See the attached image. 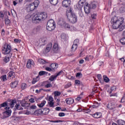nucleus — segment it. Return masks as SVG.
I'll list each match as a JSON object with an SVG mask.
<instances>
[{"label":"nucleus","instance_id":"obj_1","mask_svg":"<svg viewBox=\"0 0 125 125\" xmlns=\"http://www.w3.org/2000/svg\"><path fill=\"white\" fill-rule=\"evenodd\" d=\"M47 17V15H46V13L45 12L36 14L33 17L32 22L33 23L37 24V23H40L41 21L44 20Z\"/></svg>","mask_w":125,"mask_h":125},{"label":"nucleus","instance_id":"obj_2","mask_svg":"<svg viewBox=\"0 0 125 125\" xmlns=\"http://www.w3.org/2000/svg\"><path fill=\"white\" fill-rule=\"evenodd\" d=\"M111 22L113 23L112 26V28L117 29L124 23V18H120L118 19L117 17H114L111 19Z\"/></svg>","mask_w":125,"mask_h":125},{"label":"nucleus","instance_id":"obj_3","mask_svg":"<svg viewBox=\"0 0 125 125\" xmlns=\"http://www.w3.org/2000/svg\"><path fill=\"white\" fill-rule=\"evenodd\" d=\"M67 17L69 22L72 24L77 23V21H78V16L73 12L72 8L69 9L68 13L67 14Z\"/></svg>","mask_w":125,"mask_h":125},{"label":"nucleus","instance_id":"obj_4","mask_svg":"<svg viewBox=\"0 0 125 125\" xmlns=\"http://www.w3.org/2000/svg\"><path fill=\"white\" fill-rule=\"evenodd\" d=\"M11 46L8 44L5 43L2 47V50L3 54L5 55L9 54L10 57H12V53H11Z\"/></svg>","mask_w":125,"mask_h":125},{"label":"nucleus","instance_id":"obj_5","mask_svg":"<svg viewBox=\"0 0 125 125\" xmlns=\"http://www.w3.org/2000/svg\"><path fill=\"white\" fill-rule=\"evenodd\" d=\"M55 22L53 20H50L48 21L47 23V30L48 31H53L55 29Z\"/></svg>","mask_w":125,"mask_h":125},{"label":"nucleus","instance_id":"obj_6","mask_svg":"<svg viewBox=\"0 0 125 125\" xmlns=\"http://www.w3.org/2000/svg\"><path fill=\"white\" fill-rule=\"evenodd\" d=\"M40 4V1L39 0H36L33 3H31L28 6V8H29L30 11H33L35 9L38 8Z\"/></svg>","mask_w":125,"mask_h":125},{"label":"nucleus","instance_id":"obj_7","mask_svg":"<svg viewBox=\"0 0 125 125\" xmlns=\"http://www.w3.org/2000/svg\"><path fill=\"white\" fill-rule=\"evenodd\" d=\"M72 3V1L71 0H64L62 2V5L63 7H65L66 8H71L70 5Z\"/></svg>","mask_w":125,"mask_h":125},{"label":"nucleus","instance_id":"obj_8","mask_svg":"<svg viewBox=\"0 0 125 125\" xmlns=\"http://www.w3.org/2000/svg\"><path fill=\"white\" fill-rule=\"evenodd\" d=\"M90 4H88V3H86L85 4V6L84 7V10L85 13L86 14H89L90 13V9H91Z\"/></svg>","mask_w":125,"mask_h":125},{"label":"nucleus","instance_id":"obj_9","mask_svg":"<svg viewBox=\"0 0 125 125\" xmlns=\"http://www.w3.org/2000/svg\"><path fill=\"white\" fill-rule=\"evenodd\" d=\"M52 47V43H49L46 46V48L43 51V53L46 54V53H48L50 51L51 48Z\"/></svg>","mask_w":125,"mask_h":125},{"label":"nucleus","instance_id":"obj_10","mask_svg":"<svg viewBox=\"0 0 125 125\" xmlns=\"http://www.w3.org/2000/svg\"><path fill=\"white\" fill-rule=\"evenodd\" d=\"M32 66H35V62L33 60H29L27 61L26 67L28 69H31V68H32Z\"/></svg>","mask_w":125,"mask_h":125},{"label":"nucleus","instance_id":"obj_11","mask_svg":"<svg viewBox=\"0 0 125 125\" xmlns=\"http://www.w3.org/2000/svg\"><path fill=\"white\" fill-rule=\"evenodd\" d=\"M50 111V110L48 108H44L39 109V112H40V113H42V114H45V115H47V114L49 113Z\"/></svg>","mask_w":125,"mask_h":125},{"label":"nucleus","instance_id":"obj_12","mask_svg":"<svg viewBox=\"0 0 125 125\" xmlns=\"http://www.w3.org/2000/svg\"><path fill=\"white\" fill-rule=\"evenodd\" d=\"M5 110H8L9 109H10V107L8 106V104H7V102H5L1 104H0V109H1L2 107H4Z\"/></svg>","mask_w":125,"mask_h":125},{"label":"nucleus","instance_id":"obj_13","mask_svg":"<svg viewBox=\"0 0 125 125\" xmlns=\"http://www.w3.org/2000/svg\"><path fill=\"white\" fill-rule=\"evenodd\" d=\"M92 116L94 119H100V118L102 117V113L101 112H96L93 114Z\"/></svg>","mask_w":125,"mask_h":125},{"label":"nucleus","instance_id":"obj_14","mask_svg":"<svg viewBox=\"0 0 125 125\" xmlns=\"http://www.w3.org/2000/svg\"><path fill=\"white\" fill-rule=\"evenodd\" d=\"M4 116H5V118H8V117H10L11 115V110L8 109L7 110L3 112Z\"/></svg>","mask_w":125,"mask_h":125},{"label":"nucleus","instance_id":"obj_15","mask_svg":"<svg viewBox=\"0 0 125 125\" xmlns=\"http://www.w3.org/2000/svg\"><path fill=\"white\" fill-rule=\"evenodd\" d=\"M52 69V72H55V70L58 68V64L57 63H52L50 65Z\"/></svg>","mask_w":125,"mask_h":125},{"label":"nucleus","instance_id":"obj_16","mask_svg":"<svg viewBox=\"0 0 125 125\" xmlns=\"http://www.w3.org/2000/svg\"><path fill=\"white\" fill-rule=\"evenodd\" d=\"M65 102L66 104H73V103H74V101L73 98H68L65 99Z\"/></svg>","mask_w":125,"mask_h":125},{"label":"nucleus","instance_id":"obj_17","mask_svg":"<svg viewBox=\"0 0 125 125\" xmlns=\"http://www.w3.org/2000/svg\"><path fill=\"white\" fill-rule=\"evenodd\" d=\"M53 52L57 53L58 52V44L55 43L53 47Z\"/></svg>","mask_w":125,"mask_h":125},{"label":"nucleus","instance_id":"obj_18","mask_svg":"<svg viewBox=\"0 0 125 125\" xmlns=\"http://www.w3.org/2000/svg\"><path fill=\"white\" fill-rule=\"evenodd\" d=\"M65 23H66L65 21L62 19H60L58 22V25H59L60 26H61L62 27H63V26L65 25Z\"/></svg>","mask_w":125,"mask_h":125},{"label":"nucleus","instance_id":"obj_19","mask_svg":"<svg viewBox=\"0 0 125 125\" xmlns=\"http://www.w3.org/2000/svg\"><path fill=\"white\" fill-rule=\"evenodd\" d=\"M106 106L109 110H112V109L115 108V104L113 103H109L107 104Z\"/></svg>","mask_w":125,"mask_h":125},{"label":"nucleus","instance_id":"obj_20","mask_svg":"<svg viewBox=\"0 0 125 125\" xmlns=\"http://www.w3.org/2000/svg\"><path fill=\"white\" fill-rule=\"evenodd\" d=\"M21 104L22 107H29V106H30V104L25 102V101L21 102Z\"/></svg>","mask_w":125,"mask_h":125},{"label":"nucleus","instance_id":"obj_21","mask_svg":"<svg viewBox=\"0 0 125 125\" xmlns=\"http://www.w3.org/2000/svg\"><path fill=\"white\" fill-rule=\"evenodd\" d=\"M43 83L45 84V87H46V88H49V87H51L52 86V84H51L50 83L48 82V81H45L43 82Z\"/></svg>","mask_w":125,"mask_h":125},{"label":"nucleus","instance_id":"obj_22","mask_svg":"<svg viewBox=\"0 0 125 125\" xmlns=\"http://www.w3.org/2000/svg\"><path fill=\"white\" fill-rule=\"evenodd\" d=\"M83 4H84V0H80L78 2L79 8H82L83 6Z\"/></svg>","mask_w":125,"mask_h":125},{"label":"nucleus","instance_id":"obj_23","mask_svg":"<svg viewBox=\"0 0 125 125\" xmlns=\"http://www.w3.org/2000/svg\"><path fill=\"white\" fill-rule=\"evenodd\" d=\"M97 4H98V3L96 1L91 2L90 4V7L93 8V9H94L96 8V5Z\"/></svg>","mask_w":125,"mask_h":125},{"label":"nucleus","instance_id":"obj_24","mask_svg":"<svg viewBox=\"0 0 125 125\" xmlns=\"http://www.w3.org/2000/svg\"><path fill=\"white\" fill-rule=\"evenodd\" d=\"M18 84V82L17 81H15L14 82H12L11 83V87H12V88H15V87L17 86Z\"/></svg>","mask_w":125,"mask_h":125},{"label":"nucleus","instance_id":"obj_25","mask_svg":"<svg viewBox=\"0 0 125 125\" xmlns=\"http://www.w3.org/2000/svg\"><path fill=\"white\" fill-rule=\"evenodd\" d=\"M10 56H6L3 58V61L5 62V63H7V62H9V58H10Z\"/></svg>","mask_w":125,"mask_h":125},{"label":"nucleus","instance_id":"obj_26","mask_svg":"<svg viewBox=\"0 0 125 125\" xmlns=\"http://www.w3.org/2000/svg\"><path fill=\"white\" fill-rule=\"evenodd\" d=\"M16 103V101L15 100H12L10 103L8 104V106L9 107L10 106V108H13L14 107V104Z\"/></svg>","mask_w":125,"mask_h":125},{"label":"nucleus","instance_id":"obj_27","mask_svg":"<svg viewBox=\"0 0 125 125\" xmlns=\"http://www.w3.org/2000/svg\"><path fill=\"white\" fill-rule=\"evenodd\" d=\"M77 48H78V45L73 44L71 47V51L72 52H75V51L77 50Z\"/></svg>","mask_w":125,"mask_h":125},{"label":"nucleus","instance_id":"obj_28","mask_svg":"<svg viewBox=\"0 0 125 125\" xmlns=\"http://www.w3.org/2000/svg\"><path fill=\"white\" fill-rule=\"evenodd\" d=\"M40 43H42V45H45V44L47 42L44 39H40Z\"/></svg>","mask_w":125,"mask_h":125},{"label":"nucleus","instance_id":"obj_29","mask_svg":"<svg viewBox=\"0 0 125 125\" xmlns=\"http://www.w3.org/2000/svg\"><path fill=\"white\" fill-rule=\"evenodd\" d=\"M45 103H46V101H43L40 104H38V106L39 107V108H42V107L45 105Z\"/></svg>","mask_w":125,"mask_h":125},{"label":"nucleus","instance_id":"obj_30","mask_svg":"<svg viewBox=\"0 0 125 125\" xmlns=\"http://www.w3.org/2000/svg\"><path fill=\"white\" fill-rule=\"evenodd\" d=\"M51 4L56 5L58 3V0H49Z\"/></svg>","mask_w":125,"mask_h":125},{"label":"nucleus","instance_id":"obj_31","mask_svg":"<svg viewBox=\"0 0 125 125\" xmlns=\"http://www.w3.org/2000/svg\"><path fill=\"white\" fill-rule=\"evenodd\" d=\"M5 22L6 25L10 24V20L8 19V16H7L5 18Z\"/></svg>","mask_w":125,"mask_h":125},{"label":"nucleus","instance_id":"obj_32","mask_svg":"<svg viewBox=\"0 0 125 125\" xmlns=\"http://www.w3.org/2000/svg\"><path fill=\"white\" fill-rule=\"evenodd\" d=\"M14 75H15V73H14V72L10 71L7 74L8 78H11V77H13Z\"/></svg>","mask_w":125,"mask_h":125},{"label":"nucleus","instance_id":"obj_33","mask_svg":"<svg viewBox=\"0 0 125 125\" xmlns=\"http://www.w3.org/2000/svg\"><path fill=\"white\" fill-rule=\"evenodd\" d=\"M0 80L1 81H2L3 82H6V81H7V79L6 78V75H2L0 77Z\"/></svg>","mask_w":125,"mask_h":125},{"label":"nucleus","instance_id":"obj_34","mask_svg":"<svg viewBox=\"0 0 125 125\" xmlns=\"http://www.w3.org/2000/svg\"><path fill=\"white\" fill-rule=\"evenodd\" d=\"M103 79L105 83H108V82H110V79H109V78H108L107 76L104 75Z\"/></svg>","mask_w":125,"mask_h":125},{"label":"nucleus","instance_id":"obj_35","mask_svg":"<svg viewBox=\"0 0 125 125\" xmlns=\"http://www.w3.org/2000/svg\"><path fill=\"white\" fill-rule=\"evenodd\" d=\"M56 78H57L56 75H52L49 78V80L50 81V82H53V81H54Z\"/></svg>","mask_w":125,"mask_h":125},{"label":"nucleus","instance_id":"obj_36","mask_svg":"<svg viewBox=\"0 0 125 125\" xmlns=\"http://www.w3.org/2000/svg\"><path fill=\"white\" fill-rule=\"evenodd\" d=\"M71 86H72V83H71V82H69L66 84L64 85V88H69V87H71Z\"/></svg>","mask_w":125,"mask_h":125},{"label":"nucleus","instance_id":"obj_37","mask_svg":"<svg viewBox=\"0 0 125 125\" xmlns=\"http://www.w3.org/2000/svg\"><path fill=\"white\" fill-rule=\"evenodd\" d=\"M47 74H48L47 72L43 71H41L39 73V76H43V75H47Z\"/></svg>","mask_w":125,"mask_h":125},{"label":"nucleus","instance_id":"obj_38","mask_svg":"<svg viewBox=\"0 0 125 125\" xmlns=\"http://www.w3.org/2000/svg\"><path fill=\"white\" fill-rule=\"evenodd\" d=\"M93 58V56L91 55L86 56L84 59L86 61H89V59H92Z\"/></svg>","mask_w":125,"mask_h":125},{"label":"nucleus","instance_id":"obj_39","mask_svg":"<svg viewBox=\"0 0 125 125\" xmlns=\"http://www.w3.org/2000/svg\"><path fill=\"white\" fill-rule=\"evenodd\" d=\"M117 89V87L116 86H113L111 87L110 88V91L109 92V93H112V91H115Z\"/></svg>","mask_w":125,"mask_h":125},{"label":"nucleus","instance_id":"obj_40","mask_svg":"<svg viewBox=\"0 0 125 125\" xmlns=\"http://www.w3.org/2000/svg\"><path fill=\"white\" fill-rule=\"evenodd\" d=\"M63 27L65 28V29H70V28H71L70 24H69V23H66V22H65Z\"/></svg>","mask_w":125,"mask_h":125},{"label":"nucleus","instance_id":"obj_41","mask_svg":"<svg viewBox=\"0 0 125 125\" xmlns=\"http://www.w3.org/2000/svg\"><path fill=\"white\" fill-rule=\"evenodd\" d=\"M39 62L40 64H45L46 63V61L42 59L39 60Z\"/></svg>","mask_w":125,"mask_h":125},{"label":"nucleus","instance_id":"obj_42","mask_svg":"<svg viewBox=\"0 0 125 125\" xmlns=\"http://www.w3.org/2000/svg\"><path fill=\"white\" fill-rule=\"evenodd\" d=\"M54 95L55 96H60V95H61V92L58 91H56L54 92Z\"/></svg>","mask_w":125,"mask_h":125},{"label":"nucleus","instance_id":"obj_43","mask_svg":"<svg viewBox=\"0 0 125 125\" xmlns=\"http://www.w3.org/2000/svg\"><path fill=\"white\" fill-rule=\"evenodd\" d=\"M15 107H16V109H17V110H23V108H21L20 104H17L15 105Z\"/></svg>","mask_w":125,"mask_h":125},{"label":"nucleus","instance_id":"obj_44","mask_svg":"<svg viewBox=\"0 0 125 125\" xmlns=\"http://www.w3.org/2000/svg\"><path fill=\"white\" fill-rule=\"evenodd\" d=\"M40 31V27H36V28H34L33 30V33L35 34L38 33V32Z\"/></svg>","mask_w":125,"mask_h":125},{"label":"nucleus","instance_id":"obj_45","mask_svg":"<svg viewBox=\"0 0 125 125\" xmlns=\"http://www.w3.org/2000/svg\"><path fill=\"white\" fill-rule=\"evenodd\" d=\"M120 42L122 44H125V38H122L120 40Z\"/></svg>","mask_w":125,"mask_h":125},{"label":"nucleus","instance_id":"obj_46","mask_svg":"<svg viewBox=\"0 0 125 125\" xmlns=\"http://www.w3.org/2000/svg\"><path fill=\"white\" fill-rule=\"evenodd\" d=\"M35 101H37V98H31L29 99V101L31 103H35Z\"/></svg>","mask_w":125,"mask_h":125},{"label":"nucleus","instance_id":"obj_47","mask_svg":"<svg viewBox=\"0 0 125 125\" xmlns=\"http://www.w3.org/2000/svg\"><path fill=\"white\" fill-rule=\"evenodd\" d=\"M21 87L22 89H26V87H27V84L26 83H22L21 85Z\"/></svg>","mask_w":125,"mask_h":125},{"label":"nucleus","instance_id":"obj_48","mask_svg":"<svg viewBox=\"0 0 125 125\" xmlns=\"http://www.w3.org/2000/svg\"><path fill=\"white\" fill-rule=\"evenodd\" d=\"M49 105L50 107H51L52 108L54 107V103H53V102H50L49 103Z\"/></svg>","mask_w":125,"mask_h":125},{"label":"nucleus","instance_id":"obj_49","mask_svg":"<svg viewBox=\"0 0 125 125\" xmlns=\"http://www.w3.org/2000/svg\"><path fill=\"white\" fill-rule=\"evenodd\" d=\"M62 74H63V70H61L60 72H59L57 75H56V76H57V78L58 77V76H61V75H62Z\"/></svg>","mask_w":125,"mask_h":125},{"label":"nucleus","instance_id":"obj_50","mask_svg":"<svg viewBox=\"0 0 125 125\" xmlns=\"http://www.w3.org/2000/svg\"><path fill=\"white\" fill-rule=\"evenodd\" d=\"M79 39H76L74 41L73 44H75L76 45H78V43H79Z\"/></svg>","mask_w":125,"mask_h":125},{"label":"nucleus","instance_id":"obj_51","mask_svg":"<svg viewBox=\"0 0 125 125\" xmlns=\"http://www.w3.org/2000/svg\"><path fill=\"white\" fill-rule=\"evenodd\" d=\"M84 113H90V112H91V110L89 109H85L83 110Z\"/></svg>","mask_w":125,"mask_h":125},{"label":"nucleus","instance_id":"obj_52","mask_svg":"<svg viewBox=\"0 0 125 125\" xmlns=\"http://www.w3.org/2000/svg\"><path fill=\"white\" fill-rule=\"evenodd\" d=\"M125 25L124 26H122L119 29V32H122L123 30H125Z\"/></svg>","mask_w":125,"mask_h":125},{"label":"nucleus","instance_id":"obj_53","mask_svg":"<svg viewBox=\"0 0 125 125\" xmlns=\"http://www.w3.org/2000/svg\"><path fill=\"white\" fill-rule=\"evenodd\" d=\"M46 71H48V72L52 71V69L50 67H45Z\"/></svg>","mask_w":125,"mask_h":125},{"label":"nucleus","instance_id":"obj_54","mask_svg":"<svg viewBox=\"0 0 125 125\" xmlns=\"http://www.w3.org/2000/svg\"><path fill=\"white\" fill-rule=\"evenodd\" d=\"M59 117H64L65 116V113L63 112H60L59 113Z\"/></svg>","mask_w":125,"mask_h":125},{"label":"nucleus","instance_id":"obj_55","mask_svg":"<svg viewBox=\"0 0 125 125\" xmlns=\"http://www.w3.org/2000/svg\"><path fill=\"white\" fill-rule=\"evenodd\" d=\"M96 14H93L91 15V17L92 19H96Z\"/></svg>","mask_w":125,"mask_h":125},{"label":"nucleus","instance_id":"obj_56","mask_svg":"<svg viewBox=\"0 0 125 125\" xmlns=\"http://www.w3.org/2000/svg\"><path fill=\"white\" fill-rule=\"evenodd\" d=\"M49 101H50V102H53V98H52V97H51V96H50L49 97Z\"/></svg>","mask_w":125,"mask_h":125},{"label":"nucleus","instance_id":"obj_57","mask_svg":"<svg viewBox=\"0 0 125 125\" xmlns=\"http://www.w3.org/2000/svg\"><path fill=\"white\" fill-rule=\"evenodd\" d=\"M80 76H83V74L81 72H78L76 74V77L77 78L80 77Z\"/></svg>","mask_w":125,"mask_h":125},{"label":"nucleus","instance_id":"obj_58","mask_svg":"<svg viewBox=\"0 0 125 125\" xmlns=\"http://www.w3.org/2000/svg\"><path fill=\"white\" fill-rule=\"evenodd\" d=\"M98 80H99V81H101V80L102 79V76H101V74H98Z\"/></svg>","mask_w":125,"mask_h":125},{"label":"nucleus","instance_id":"obj_59","mask_svg":"<svg viewBox=\"0 0 125 125\" xmlns=\"http://www.w3.org/2000/svg\"><path fill=\"white\" fill-rule=\"evenodd\" d=\"M37 82H38V81H37V79H34L32 82V84H35V83H37Z\"/></svg>","mask_w":125,"mask_h":125},{"label":"nucleus","instance_id":"obj_60","mask_svg":"<svg viewBox=\"0 0 125 125\" xmlns=\"http://www.w3.org/2000/svg\"><path fill=\"white\" fill-rule=\"evenodd\" d=\"M75 83L76 84H80L81 83V81L79 80H75Z\"/></svg>","mask_w":125,"mask_h":125},{"label":"nucleus","instance_id":"obj_61","mask_svg":"<svg viewBox=\"0 0 125 125\" xmlns=\"http://www.w3.org/2000/svg\"><path fill=\"white\" fill-rule=\"evenodd\" d=\"M36 108H37V106L36 105H31L30 107L31 109H36Z\"/></svg>","mask_w":125,"mask_h":125},{"label":"nucleus","instance_id":"obj_62","mask_svg":"<svg viewBox=\"0 0 125 125\" xmlns=\"http://www.w3.org/2000/svg\"><path fill=\"white\" fill-rule=\"evenodd\" d=\"M54 123H63V121L62 120H57L55 121Z\"/></svg>","mask_w":125,"mask_h":125},{"label":"nucleus","instance_id":"obj_63","mask_svg":"<svg viewBox=\"0 0 125 125\" xmlns=\"http://www.w3.org/2000/svg\"><path fill=\"white\" fill-rule=\"evenodd\" d=\"M61 109V107L58 106L56 107L55 110H56V111H60Z\"/></svg>","mask_w":125,"mask_h":125},{"label":"nucleus","instance_id":"obj_64","mask_svg":"<svg viewBox=\"0 0 125 125\" xmlns=\"http://www.w3.org/2000/svg\"><path fill=\"white\" fill-rule=\"evenodd\" d=\"M99 66H101L102 65H103V62H99L98 63Z\"/></svg>","mask_w":125,"mask_h":125}]
</instances>
